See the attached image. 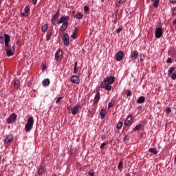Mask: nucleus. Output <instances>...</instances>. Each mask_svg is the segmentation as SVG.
<instances>
[{"label": "nucleus", "instance_id": "obj_38", "mask_svg": "<svg viewBox=\"0 0 176 176\" xmlns=\"http://www.w3.org/2000/svg\"><path fill=\"white\" fill-rule=\"evenodd\" d=\"M89 6H84V11L85 12V13H87V12H89Z\"/></svg>", "mask_w": 176, "mask_h": 176}, {"label": "nucleus", "instance_id": "obj_26", "mask_svg": "<svg viewBox=\"0 0 176 176\" xmlns=\"http://www.w3.org/2000/svg\"><path fill=\"white\" fill-rule=\"evenodd\" d=\"M38 173L39 175H43V173H45V168H43V166H39Z\"/></svg>", "mask_w": 176, "mask_h": 176}, {"label": "nucleus", "instance_id": "obj_47", "mask_svg": "<svg viewBox=\"0 0 176 176\" xmlns=\"http://www.w3.org/2000/svg\"><path fill=\"white\" fill-rule=\"evenodd\" d=\"M24 12H25V13H28V12H30V8L25 7V8H24Z\"/></svg>", "mask_w": 176, "mask_h": 176}, {"label": "nucleus", "instance_id": "obj_60", "mask_svg": "<svg viewBox=\"0 0 176 176\" xmlns=\"http://www.w3.org/2000/svg\"><path fill=\"white\" fill-rule=\"evenodd\" d=\"M102 1V2H104V1H105V0H101Z\"/></svg>", "mask_w": 176, "mask_h": 176}, {"label": "nucleus", "instance_id": "obj_56", "mask_svg": "<svg viewBox=\"0 0 176 176\" xmlns=\"http://www.w3.org/2000/svg\"><path fill=\"white\" fill-rule=\"evenodd\" d=\"M16 45H20V41H18L16 42Z\"/></svg>", "mask_w": 176, "mask_h": 176}, {"label": "nucleus", "instance_id": "obj_23", "mask_svg": "<svg viewBox=\"0 0 176 176\" xmlns=\"http://www.w3.org/2000/svg\"><path fill=\"white\" fill-rule=\"evenodd\" d=\"M4 42H10V36L8 34H4Z\"/></svg>", "mask_w": 176, "mask_h": 176}, {"label": "nucleus", "instance_id": "obj_31", "mask_svg": "<svg viewBox=\"0 0 176 176\" xmlns=\"http://www.w3.org/2000/svg\"><path fill=\"white\" fill-rule=\"evenodd\" d=\"M78 62H76L75 64H74V74H77L78 73Z\"/></svg>", "mask_w": 176, "mask_h": 176}, {"label": "nucleus", "instance_id": "obj_55", "mask_svg": "<svg viewBox=\"0 0 176 176\" xmlns=\"http://www.w3.org/2000/svg\"><path fill=\"white\" fill-rule=\"evenodd\" d=\"M140 61L141 63H142V62L144 61V59H143L142 58H140Z\"/></svg>", "mask_w": 176, "mask_h": 176}, {"label": "nucleus", "instance_id": "obj_29", "mask_svg": "<svg viewBox=\"0 0 176 176\" xmlns=\"http://www.w3.org/2000/svg\"><path fill=\"white\" fill-rule=\"evenodd\" d=\"M174 69H175V68L174 67H170L169 69V70L168 71V76H171V74H173V72H174Z\"/></svg>", "mask_w": 176, "mask_h": 176}, {"label": "nucleus", "instance_id": "obj_25", "mask_svg": "<svg viewBox=\"0 0 176 176\" xmlns=\"http://www.w3.org/2000/svg\"><path fill=\"white\" fill-rule=\"evenodd\" d=\"M20 87V80H15L14 81V87L15 88V89H18V87Z\"/></svg>", "mask_w": 176, "mask_h": 176}, {"label": "nucleus", "instance_id": "obj_18", "mask_svg": "<svg viewBox=\"0 0 176 176\" xmlns=\"http://www.w3.org/2000/svg\"><path fill=\"white\" fill-rule=\"evenodd\" d=\"M151 2H153V6L155 8L157 9L160 3V0H151Z\"/></svg>", "mask_w": 176, "mask_h": 176}, {"label": "nucleus", "instance_id": "obj_35", "mask_svg": "<svg viewBox=\"0 0 176 176\" xmlns=\"http://www.w3.org/2000/svg\"><path fill=\"white\" fill-rule=\"evenodd\" d=\"M53 36V32H50V34L47 36V41H50L52 36Z\"/></svg>", "mask_w": 176, "mask_h": 176}, {"label": "nucleus", "instance_id": "obj_10", "mask_svg": "<svg viewBox=\"0 0 176 176\" xmlns=\"http://www.w3.org/2000/svg\"><path fill=\"white\" fill-rule=\"evenodd\" d=\"M61 57H63V51L59 50L55 54L56 60L60 61V60H61Z\"/></svg>", "mask_w": 176, "mask_h": 176}, {"label": "nucleus", "instance_id": "obj_33", "mask_svg": "<svg viewBox=\"0 0 176 176\" xmlns=\"http://www.w3.org/2000/svg\"><path fill=\"white\" fill-rule=\"evenodd\" d=\"M118 170H122L123 168V162L120 161L118 166Z\"/></svg>", "mask_w": 176, "mask_h": 176}, {"label": "nucleus", "instance_id": "obj_42", "mask_svg": "<svg viewBox=\"0 0 176 176\" xmlns=\"http://www.w3.org/2000/svg\"><path fill=\"white\" fill-rule=\"evenodd\" d=\"M131 96H133V94H131V91L129 90L126 94L127 97H131Z\"/></svg>", "mask_w": 176, "mask_h": 176}, {"label": "nucleus", "instance_id": "obj_62", "mask_svg": "<svg viewBox=\"0 0 176 176\" xmlns=\"http://www.w3.org/2000/svg\"><path fill=\"white\" fill-rule=\"evenodd\" d=\"M53 176H57V175H54Z\"/></svg>", "mask_w": 176, "mask_h": 176}, {"label": "nucleus", "instance_id": "obj_12", "mask_svg": "<svg viewBox=\"0 0 176 176\" xmlns=\"http://www.w3.org/2000/svg\"><path fill=\"white\" fill-rule=\"evenodd\" d=\"M133 119V116L132 115H130L129 116L126 120L124 121V124L125 126H130V124H131V120Z\"/></svg>", "mask_w": 176, "mask_h": 176}, {"label": "nucleus", "instance_id": "obj_53", "mask_svg": "<svg viewBox=\"0 0 176 176\" xmlns=\"http://www.w3.org/2000/svg\"><path fill=\"white\" fill-rule=\"evenodd\" d=\"M42 69H43V71H45V69H46V66H45V65H43V66L42 67Z\"/></svg>", "mask_w": 176, "mask_h": 176}, {"label": "nucleus", "instance_id": "obj_39", "mask_svg": "<svg viewBox=\"0 0 176 176\" xmlns=\"http://www.w3.org/2000/svg\"><path fill=\"white\" fill-rule=\"evenodd\" d=\"M171 79H173V80H175V79H176V73H173L171 75Z\"/></svg>", "mask_w": 176, "mask_h": 176}, {"label": "nucleus", "instance_id": "obj_49", "mask_svg": "<svg viewBox=\"0 0 176 176\" xmlns=\"http://www.w3.org/2000/svg\"><path fill=\"white\" fill-rule=\"evenodd\" d=\"M119 13V10H117L115 12V14H116V19H118V14Z\"/></svg>", "mask_w": 176, "mask_h": 176}, {"label": "nucleus", "instance_id": "obj_54", "mask_svg": "<svg viewBox=\"0 0 176 176\" xmlns=\"http://www.w3.org/2000/svg\"><path fill=\"white\" fill-rule=\"evenodd\" d=\"M3 37H4L3 35L2 34L0 35V39H3Z\"/></svg>", "mask_w": 176, "mask_h": 176}, {"label": "nucleus", "instance_id": "obj_57", "mask_svg": "<svg viewBox=\"0 0 176 176\" xmlns=\"http://www.w3.org/2000/svg\"><path fill=\"white\" fill-rule=\"evenodd\" d=\"M22 16H25V12H23Z\"/></svg>", "mask_w": 176, "mask_h": 176}, {"label": "nucleus", "instance_id": "obj_52", "mask_svg": "<svg viewBox=\"0 0 176 176\" xmlns=\"http://www.w3.org/2000/svg\"><path fill=\"white\" fill-rule=\"evenodd\" d=\"M76 13L75 11H72V14H73V16L74 17V16H76Z\"/></svg>", "mask_w": 176, "mask_h": 176}, {"label": "nucleus", "instance_id": "obj_1", "mask_svg": "<svg viewBox=\"0 0 176 176\" xmlns=\"http://www.w3.org/2000/svg\"><path fill=\"white\" fill-rule=\"evenodd\" d=\"M115 82V77L110 76L107 77L106 79L103 80L99 85V87L97 88L96 91H99L100 89H105V90H111L112 89V83Z\"/></svg>", "mask_w": 176, "mask_h": 176}, {"label": "nucleus", "instance_id": "obj_6", "mask_svg": "<svg viewBox=\"0 0 176 176\" xmlns=\"http://www.w3.org/2000/svg\"><path fill=\"white\" fill-rule=\"evenodd\" d=\"M17 119V115L14 113H12L11 116L7 119V123L8 124H10L12 122H14Z\"/></svg>", "mask_w": 176, "mask_h": 176}, {"label": "nucleus", "instance_id": "obj_20", "mask_svg": "<svg viewBox=\"0 0 176 176\" xmlns=\"http://www.w3.org/2000/svg\"><path fill=\"white\" fill-rule=\"evenodd\" d=\"M77 33H78V28H75L74 30H73V32L71 35V38H73V39H76Z\"/></svg>", "mask_w": 176, "mask_h": 176}, {"label": "nucleus", "instance_id": "obj_50", "mask_svg": "<svg viewBox=\"0 0 176 176\" xmlns=\"http://www.w3.org/2000/svg\"><path fill=\"white\" fill-rule=\"evenodd\" d=\"M34 5H36L38 0H32Z\"/></svg>", "mask_w": 176, "mask_h": 176}, {"label": "nucleus", "instance_id": "obj_15", "mask_svg": "<svg viewBox=\"0 0 176 176\" xmlns=\"http://www.w3.org/2000/svg\"><path fill=\"white\" fill-rule=\"evenodd\" d=\"M12 141H13V136L12 135H8L5 138L6 144H9V142H12Z\"/></svg>", "mask_w": 176, "mask_h": 176}, {"label": "nucleus", "instance_id": "obj_14", "mask_svg": "<svg viewBox=\"0 0 176 176\" xmlns=\"http://www.w3.org/2000/svg\"><path fill=\"white\" fill-rule=\"evenodd\" d=\"M68 28V22L63 23V25L60 27L59 30L61 32L65 31Z\"/></svg>", "mask_w": 176, "mask_h": 176}, {"label": "nucleus", "instance_id": "obj_28", "mask_svg": "<svg viewBox=\"0 0 176 176\" xmlns=\"http://www.w3.org/2000/svg\"><path fill=\"white\" fill-rule=\"evenodd\" d=\"M47 28H48L47 24L43 25L41 28L42 32H46V31H47Z\"/></svg>", "mask_w": 176, "mask_h": 176}, {"label": "nucleus", "instance_id": "obj_7", "mask_svg": "<svg viewBox=\"0 0 176 176\" xmlns=\"http://www.w3.org/2000/svg\"><path fill=\"white\" fill-rule=\"evenodd\" d=\"M68 20H69V16H61L58 21V24H64V23H68Z\"/></svg>", "mask_w": 176, "mask_h": 176}, {"label": "nucleus", "instance_id": "obj_3", "mask_svg": "<svg viewBox=\"0 0 176 176\" xmlns=\"http://www.w3.org/2000/svg\"><path fill=\"white\" fill-rule=\"evenodd\" d=\"M58 17H60V10H58L56 14L51 19V22L53 25H56V24H57V20L58 19Z\"/></svg>", "mask_w": 176, "mask_h": 176}, {"label": "nucleus", "instance_id": "obj_16", "mask_svg": "<svg viewBox=\"0 0 176 176\" xmlns=\"http://www.w3.org/2000/svg\"><path fill=\"white\" fill-rule=\"evenodd\" d=\"M79 112V105H76L72 109V115H76Z\"/></svg>", "mask_w": 176, "mask_h": 176}, {"label": "nucleus", "instance_id": "obj_5", "mask_svg": "<svg viewBox=\"0 0 176 176\" xmlns=\"http://www.w3.org/2000/svg\"><path fill=\"white\" fill-rule=\"evenodd\" d=\"M124 57V53L122 51L118 52L116 54V61H122V58Z\"/></svg>", "mask_w": 176, "mask_h": 176}, {"label": "nucleus", "instance_id": "obj_13", "mask_svg": "<svg viewBox=\"0 0 176 176\" xmlns=\"http://www.w3.org/2000/svg\"><path fill=\"white\" fill-rule=\"evenodd\" d=\"M138 58V51H134L133 52L131 53V58L133 60H137Z\"/></svg>", "mask_w": 176, "mask_h": 176}, {"label": "nucleus", "instance_id": "obj_46", "mask_svg": "<svg viewBox=\"0 0 176 176\" xmlns=\"http://www.w3.org/2000/svg\"><path fill=\"white\" fill-rule=\"evenodd\" d=\"M105 145H107L105 142L102 143L100 146V149H104V147L105 146Z\"/></svg>", "mask_w": 176, "mask_h": 176}, {"label": "nucleus", "instance_id": "obj_61", "mask_svg": "<svg viewBox=\"0 0 176 176\" xmlns=\"http://www.w3.org/2000/svg\"><path fill=\"white\" fill-rule=\"evenodd\" d=\"M102 138H104V135L102 136Z\"/></svg>", "mask_w": 176, "mask_h": 176}, {"label": "nucleus", "instance_id": "obj_21", "mask_svg": "<svg viewBox=\"0 0 176 176\" xmlns=\"http://www.w3.org/2000/svg\"><path fill=\"white\" fill-rule=\"evenodd\" d=\"M105 115H107V111L104 109H102L100 111V119H104V118H105Z\"/></svg>", "mask_w": 176, "mask_h": 176}, {"label": "nucleus", "instance_id": "obj_34", "mask_svg": "<svg viewBox=\"0 0 176 176\" xmlns=\"http://www.w3.org/2000/svg\"><path fill=\"white\" fill-rule=\"evenodd\" d=\"M115 104V102L113 101H111L109 102V104H108V108H112V107H113V105Z\"/></svg>", "mask_w": 176, "mask_h": 176}, {"label": "nucleus", "instance_id": "obj_40", "mask_svg": "<svg viewBox=\"0 0 176 176\" xmlns=\"http://www.w3.org/2000/svg\"><path fill=\"white\" fill-rule=\"evenodd\" d=\"M166 113H171V107H168L166 110Z\"/></svg>", "mask_w": 176, "mask_h": 176}, {"label": "nucleus", "instance_id": "obj_41", "mask_svg": "<svg viewBox=\"0 0 176 176\" xmlns=\"http://www.w3.org/2000/svg\"><path fill=\"white\" fill-rule=\"evenodd\" d=\"M122 30H123V28H119L118 29H117L116 30L117 34H120V32H122Z\"/></svg>", "mask_w": 176, "mask_h": 176}, {"label": "nucleus", "instance_id": "obj_17", "mask_svg": "<svg viewBox=\"0 0 176 176\" xmlns=\"http://www.w3.org/2000/svg\"><path fill=\"white\" fill-rule=\"evenodd\" d=\"M100 92H98L94 97V104H97V102L100 101Z\"/></svg>", "mask_w": 176, "mask_h": 176}, {"label": "nucleus", "instance_id": "obj_2", "mask_svg": "<svg viewBox=\"0 0 176 176\" xmlns=\"http://www.w3.org/2000/svg\"><path fill=\"white\" fill-rule=\"evenodd\" d=\"M33 126H34V118L32 117H30L28 118V122L25 126V129L26 133H28V131H31V130H32Z\"/></svg>", "mask_w": 176, "mask_h": 176}, {"label": "nucleus", "instance_id": "obj_32", "mask_svg": "<svg viewBox=\"0 0 176 176\" xmlns=\"http://www.w3.org/2000/svg\"><path fill=\"white\" fill-rule=\"evenodd\" d=\"M122 127H123V122H119L116 126L117 129L120 130V129H122Z\"/></svg>", "mask_w": 176, "mask_h": 176}, {"label": "nucleus", "instance_id": "obj_24", "mask_svg": "<svg viewBox=\"0 0 176 176\" xmlns=\"http://www.w3.org/2000/svg\"><path fill=\"white\" fill-rule=\"evenodd\" d=\"M43 86H49L50 85V80L49 78H45L43 80Z\"/></svg>", "mask_w": 176, "mask_h": 176}, {"label": "nucleus", "instance_id": "obj_36", "mask_svg": "<svg viewBox=\"0 0 176 176\" xmlns=\"http://www.w3.org/2000/svg\"><path fill=\"white\" fill-rule=\"evenodd\" d=\"M9 43H10V42L5 43V46H6V49H10V48H12V45H10L9 44Z\"/></svg>", "mask_w": 176, "mask_h": 176}, {"label": "nucleus", "instance_id": "obj_8", "mask_svg": "<svg viewBox=\"0 0 176 176\" xmlns=\"http://www.w3.org/2000/svg\"><path fill=\"white\" fill-rule=\"evenodd\" d=\"M63 42L65 46H68L69 45V36L68 34H65L63 36Z\"/></svg>", "mask_w": 176, "mask_h": 176}, {"label": "nucleus", "instance_id": "obj_37", "mask_svg": "<svg viewBox=\"0 0 176 176\" xmlns=\"http://www.w3.org/2000/svg\"><path fill=\"white\" fill-rule=\"evenodd\" d=\"M120 5H123V1H122V0L118 1V3L116 4V6H118V8H119V6H120Z\"/></svg>", "mask_w": 176, "mask_h": 176}, {"label": "nucleus", "instance_id": "obj_58", "mask_svg": "<svg viewBox=\"0 0 176 176\" xmlns=\"http://www.w3.org/2000/svg\"><path fill=\"white\" fill-rule=\"evenodd\" d=\"M126 176H131V175H130V173H128V174H126Z\"/></svg>", "mask_w": 176, "mask_h": 176}, {"label": "nucleus", "instance_id": "obj_11", "mask_svg": "<svg viewBox=\"0 0 176 176\" xmlns=\"http://www.w3.org/2000/svg\"><path fill=\"white\" fill-rule=\"evenodd\" d=\"M70 80L72 83L79 85V77H78V76H72L70 78Z\"/></svg>", "mask_w": 176, "mask_h": 176}, {"label": "nucleus", "instance_id": "obj_19", "mask_svg": "<svg viewBox=\"0 0 176 176\" xmlns=\"http://www.w3.org/2000/svg\"><path fill=\"white\" fill-rule=\"evenodd\" d=\"M74 18L78 19V20H82V19H83V14H82V12H78L74 15Z\"/></svg>", "mask_w": 176, "mask_h": 176}, {"label": "nucleus", "instance_id": "obj_51", "mask_svg": "<svg viewBox=\"0 0 176 176\" xmlns=\"http://www.w3.org/2000/svg\"><path fill=\"white\" fill-rule=\"evenodd\" d=\"M170 3H174L176 2V0H170Z\"/></svg>", "mask_w": 176, "mask_h": 176}, {"label": "nucleus", "instance_id": "obj_44", "mask_svg": "<svg viewBox=\"0 0 176 176\" xmlns=\"http://www.w3.org/2000/svg\"><path fill=\"white\" fill-rule=\"evenodd\" d=\"M172 14L173 16H176V7L173 8Z\"/></svg>", "mask_w": 176, "mask_h": 176}, {"label": "nucleus", "instance_id": "obj_4", "mask_svg": "<svg viewBox=\"0 0 176 176\" xmlns=\"http://www.w3.org/2000/svg\"><path fill=\"white\" fill-rule=\"evenodd\" d=\"M163 35V28H162L161 27L160 28H157L155 29V38H162Z\"/></svg>", "mask_w": 176, "mask_h": 176}, {"label": "nucleus", "instance_id": "obj_59", "mask_svg": "<svg viewBox=\"0 0 176 176\" xmlns=\"http://www.w3.org/2000/svg\"><path fill=\"white\" fill-rule=\"evenodd\" d=\"M126 137L124 138V141H126Z\"/></svg>", "mask_w": 176, "mask_h": 176}, {"label": "nucleus", "instance_id": "obj_43", "mask_svg": "<svg viewBox=\"0 0 176 176\" xmlns=\"http://www.w3.org/2000/svg\"><path fill=\"white\" fill-rule=\"evenodd\" d=\"M61 100H63V98L61 97H58L56 100V103L58 104V102H60V101H61Z\"/></svg>", "mask_w": 176, "mask_h": 176}, {"label": "nucleus", "instance_id": "obj_27", "mask_svg": "<svg viewBox=\"0 0 176 176\" xmlns=\"http://www.w3.org/2000/svg\"><path fill=\"white\" fill-rule=\"evenodd\" d=\"M148 152H150V153H153V155H157V150H156L155 148H150L148 149Z\"/></svg>", "mask_w": 176, "mask_h": 176}, {"label": "nucleus", "instance_id": "obj_22", "mask_svg": "<svg viewBox=\"0 0 176 176\" xmlns=\"http://www.w3.org/2000/svg\"><path fill=\"white\" fill-rule=\"evenodd\" d=\"M138 104H142L143 102H145V97L140 96L137 100Z\"/></svg>", "mask_w": 176, "mask_h": 176}, {"label": "nucleus", "instance_id": "obj_30", "mask_svg": "<svg viewBox=\"0 0 176 176\" xmlns=\"http://www.w3.org/2000/svg\"><path fill=\"white\" fill-rule=\"evenodd\" d=\"M141 127H142V125H141V124L136 125L135 127L133 129V131H138V130H140Z\"/></svg>", "mask_w": 176, "mask_h": 176}, {"label": "nucleus", "instance_id": "obj_9", "mask_svg": "<svg viewBox=\"0 0 176 176\" xmlns=\"http://www.w3.org/2000/svg\"><path fill=\"white\" fill-rule=\"evenodd\" d=\"M6 52L8 57L14 56V47L12 46L11 48L6 49Z\"/></svg>", "mask_w": 176, "mask_h": 176}, {"label": "nucleus", "instance_id": "obj_48", "mask_svg": "<svg viewBox=\"0 0 176 176\" xmlns=\"http://www.w3.org/2000/svg\"><path fill=\"white\" fill-rule=\"evenodd\" d=\"M76 152V150H75V149H72L71 150V155H74L75 154V153Z\"/></svg>", "mask_w": 176, "mask_h": 176}, {"label": "nucleus", "instance_id": "obj_45", "mask_svg": "<svg viewBox=\"0 0 176 176\" xmlns=\"http://www.w3.org/2000/svg\"><path fill=\"white\" fill-rule=\"evenodd\" d=\"M166 63L171 64L173 63V59H171V58H168Z\"/></svg>", "mask_w": 176, "mask_h": 176}]
</instances>
